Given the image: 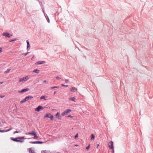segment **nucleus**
Returning a JSON list of instances; mask_svg holds the SVG:
<instances>
[{
  "label": "nucleus",
  "mask_w": 153,
  "mask_h": 153,
  "mask_svg": "<svg viewBox=\"0 0 153 153\" xmlns=\"http://www.w3.org/2000/svg\"><path fill=\"white\" fill-rule=\"evenodd\" d=\"M112 149V151H113V153H114V149Z\"/></svg>",
  "instance_id": "46"
},
{
  "label": "nucleus",
  "mask_w": 153,
  "mask_h": 153,
  "mask_svg": "<svg viewBox=\"0 0 153 153\" xmlns=\"http://www.w3.org/2000/svg\"><path fill=\"white\" fill-rule=\"evenodd\" d=\"M33 57L31 59V60H32V59H33Z\"/></svg>",
  "instance_id": "52"
},
{
  "label": "nucleus",
  "mask_w": 153,
  "mask_h": 153,
  "mask_svg": "<svg viewBox=\"0 0 153 153\" xmlns=\"http://www.w3.org/2000/svg\"><path fill=\"white\" fill-rule=\"evenodd\" d=\"M5 132V130H0V132Z\"/></svg>",
  "instance_id": "33"
},
{
  "label": "nucleus",
  "mask_w": 153,
  "mask_h": 153,
  "mask_svg": "<svg viewBox=\"0 0 153 153\" xmlns=\"http://www.w3.org/2000/svg\"><path fill=\"white\" fill-rule=\"evenodd\" d=\"M56 116L59 120H61L62 119V117L60 115L59 113L58 112L56 114Z\"/></svg>",
  "instance_id": "11"
},
{
  "label": "nucleus",
  "mask_w": 153,
  "mask_h": 153,
  "mask_svg": "<svg viewBox=\"0 0 153 153\" xmlns=\"http://www.w3.org/2000/svg\"><path fill=\"white\" fill-rule=\"evenodd\" d=\"M1 122H0V126L1 125Z\"/></svg>",
  "instance_id": "53"
},
{
  "label": "nucleus",
  "mask_w": 153,
  "mask_h": 153,
  "mask_svg": "<svg viewBox=\"0 0 153 153\" xmlns=\"http://www.w3.org/2000/svg\"><path fill=\"white\" fill-rule=\"evenodd\" d=\"M30 76H27L25 77H24V78H25V82L27 80L30 79Z\"/></svg>",
  "instance_id": "18"
},
{
  "label": "nucleus",
  "mask_w": 153,
  "mask_h": 153,
  "mask_svg": "<svg viewBox=\"0 0 153 153\" xmlns=\"http://www.w3.org/2000/svg\"><path fill=\"white\" fill-rule=\"evenodd\" d=\"M21 132V131H15L13 133L16 134V133H20Z\"/></svg>",
  "instance_id": "32"
},
{
  "label": "nucleus",
  "mask_w": 153,
  "mask_h": 153,
  "mask_svg": "<svg viewBox=\"0 0 153 153\" xmlns=\"http://www.w3.org/2000/svg\"><path fill=\"white\" fill-rule=\"evenodd\" d=\"M22 55H24V56H26L27 55V54L26 53H22Z\"/></svg>",
  "instance_id": "39"
},
{
  "label": "nucleus",
  "mask_w": 153,
  "mask_h": 153,
  "mask_svg": "<svg viewBox=\"0 0 153 153\" xmlns=\"http://www.w3.org/2000/svg\"><path fill=\"white\" fill-rule=\"evenodd\" d=\"M67 113L66 112V111L65 110L64 111H63L62 114V115L63 116H65V115L66 114H67Z\"/></svg>",
  "instance_id": "23"
},
{
  "label": "nucleus",
  "mask_w": 153,
  "mask_h": 153,
  "mask_svg": "<svg viewBox=\"0 0 153 153\" xmlns=\"http://www.w3.org/2000/svg\"><path fill=\"white\" fill-rule=\"evenodd\" d=\"M33 98V97L30 96H28L25 97L24 99L20 101L21 103H23L25 102L28 101L29 100H31Z\"/></svg>",
  "instance_id": "1"
},
{
  "label": "nucleus",
  "mask_w": 153,
  "mask_h": 153,
  "mask_svg": "<svg viewBox=\"0 0 153 153\" xmlns=\"http://www.w3.org/2000/svg\"><path fill=\"white\" fill-rule=\"evenodd\" d=\"M12 129V128H9V129H7V130H5V132H7V131H9L11 130Z\"/></svg>",
  "instance_id": "29"
},
{
  "label": "nucleus",
  "mask_w": 153,
  "mask_h": 153,
  "mask_svg": "<svg viewBox=\"0 0 153 153\" xmlns=\"http://www.w3.org/2000/svg\"><path fill=\"white\" fill-rule=\"evenodd\" d=\"M39 3H40V5H41L42 4V3L41 2H40V0H39Z\"/></svg>",
  "instance_id": "48"
},
{
  "label": "nucleus",
  "mask_w": 153,
  "mask_h": 153,
  "mask_svg": "<svg viewBox=\"0 0 153 153\" xmlns=\"http://www.w3.org/2000/svg\"><path fill=\"white\" fill-rule=\"evenodd\" d=\"M2 35L6 38H11L13 36V35L11 34L6 32L3 33L2 34Z\"/></svg>",
  "instance_id": "3"
},
{
  "label": "nucleus",
  "mask_w": 153,
  "mask_h": 153,
  "mask_svg": "<svg viewBox=\"0 0 153 153\" xmlns=\"http://www.w3.org/2000/svg\"><path fill=\"white\" fill-rule=\"evenodd\" d=\"M27 43V50L28 51L30 49V44L29 41L28 40H27L26 41Z\"/></svg>",
  "instance_id": "12"
},
{
  "label": "nucleus",
  "mask_w": 153,
  "mask_h": 153,
  "mask_svg": "<svg viewBox=\"0 0 153 153\" xmlns=\"http://www.w3.org/2000/svg\"><path fill=\"white\" fill-rule=\"evenodd\" d=\"M45 16L46 18V19L47 21V22L48 23H50V21L49 19L48 16V15L46 14H45Z\"/></svg>",
  "instance_id": "17"
},
{
  "label": "nucleus",
  "mask_w": 153,
  "mask_h": 153,
  "mask_svg": "<svg viewBox=\"0 0 153 153\" xmlns=\"http://www.w3.org/2000/svg\"><path fill=\"white\" fill-rule=\"evenodd\" d=\"M19 139H23L24 138V137H18Z\"/></svg>",
  "instance_id": "34"
},
{
  "label": "nucleus",
  "mask_w": 153,
  "mask_h": 153,
  "mask_svg": "<svg viewBox=\"0 0 153 153\" xmlns=\"http://www.w3.org/2000/svg\"><path fill=\"white\" fill-rule=\"evenodd\" d=\"M61 85L63 87H67L68 86V85H65L63 84H61Z\"/></svg>",
  "instance_id": "31"
},
{
  "label": "nucleus",
  "mask_w": 153,
  "mask_h": 153,
  "mask_svg": "<svg viewBox=\"0 0 153 153\" xmlns=\"http://www.w3.org/2000/svg\"><path fill=\"white\" fill-rule=\"evenodd\" d=\"M78 134H76V135L75 136V139H76V137H78Z\"/></svg>",
  "instance_id": "35"
},
{
  "label": "nucleus",
  "mask_w": 153,
  "mask_h": 153,
  "mask_svg": "<svg viewBox=\"0 0 153 153\" xmlns=\"http://www.w3.org/2000/svg\"><path fill=\"white\" fill-rule=\"evenodd\" d=\"M56 153H60L58 152H57Z\"/></svg>",
  "instance_id": "56"
},
{
  "label": "nucleus",
  "mask_w": 153,
  "mask_h": 153,
  "mask_svg": "<svg viewBox=\"0 0 153 153\" xmlns=\"http://www.w3.org/2000/svg\"><path fill=\"white\" fill-rule=\"evenodd\" d=\"M56 91H55L54 92V95L55 94H56Z\"/></svg>",
  "instance_id": "47"
},
{
  "label": "nucleus",
  "mask_w": 153,
  "mask_h": 153,
  "mask_svg": "<svg viewBox=\"0 0 153 153\" xmlns=\"http://www.w3.org/2000/svg\"><path fill=\"white\" fill-rule=\"evenodd\" d=\"M34 132V131H32L31 132H29L26 133L25 134L27 135H28L29 134H31L33 135Z\"/></svg>",
  "instance_id": "16"
},
{
  "label": "nucleus",
  "mask_w": 153,
  "mask_h": 153,
  "mask_svg": "<svg viewBox=\"0 0 153 153\" xmlns=\"http://www.w3.org/2000/svg\"><path fill=\"white\" fill-rule=\"evenodd\" d=\"M2 48H0V53L2 52Z\"/></svg>",
  "instance_id": "41"
},
{
  "label": "nucleus",
  "mask_w": 153,
  "mask_h": 153,
  "mask_svg": "<svg viewBox=\"0 0 153 153\" xmlns=\"http://www.w3.org/2000/svg\"><path fill=\"white\" fill-rule=\"evenodd\" d=\"M78 146L77 145H75V146Z\"/></svg>",
  "instance_id": "51"
},
{
  "label": "nucleus",
  "mask_w": 153,
  "mask_h": 153,
  "mask_svg": "<svg viewBox=\"0 0 153 153\" xmlns=\"http://www.w3.org/2000/svg\"><path fill=\"white\" fill-rule=\"evenodd\" d=\"M44 108L42 106L39 105L37 108H35V111H37L38 112L40 110L43 109Z\"/></svg>",
  "instance_id": "5"
},
{
  "label": "nucleus",
  "mask_w": 153,
  "mask_h": 153,
  "mask_svg": "<svg viewBox=\"0 0 153 153\" xmlns=\"http://www.w3.org/2000/svg\"><path fill=\"white\" fill-rule=\"evenodd\" d=\"M69 99L74 102H76V100L75 98L74 97H71Z\"/></svg>",
  "instance_id": "14"
},
{
  "label": "nucleus",
  "mask_w": 153,
  "mask_h": 153,
  "mask_svg": "<svg viewBox=\"0 0 153 153\" xmlns=\"http://www.w3.org/2000/svg\"><path fill=\"white\" fill-rule=\"evenodd\" d=\"M29 152L30 153H35L34 150H32V148H30L29 149Z\"/></svg>",
  "instance_id": "19"
},
{
  "label": "nucleus",
  "mask_w": 153,
  "mask_h": 153,
  "mask_svg": "<svg viewBox=\"0 0 153 153\" xmlns=\"http://www.w3.org/2000/svg\"><path fill=\"white\" fill-rule=\"evenodd\" d=\"M68 117H70L71 118H72L73 117V116H71V115H69L68 116Z\"/></svg>",
  "instance_id": "37"
},
{
  "label": "nucleus",
  "mask_w": 153,
  "mask_h": 153,
  "mask_svg": "<svg viewBox=\"0 0 153 153\" xmlns=\"http://www.w3.org/2000/svg\"><path fill=\"white\" fill-rule=\"evenodd\" d=\"M25 78H24V77H23L22 78H20L19 82H23L24 81H25Z\"/></svg>",
  "instance_id": "20"
},
{
  "label": "nucleus",
  "mask_w": 153,
  "mask_h": 153,
  "mask_svg": "<svg viewBox=\"0 0 153 153\" xmlns=\"http://www.w3.org/2000/svg\"><path fill=\"white\" fill-rule=\"evenodd\" d=\"M17 40V39L15 38L13 39H10L9 40V42H13Z\"/></svg>",
  "instance_id": "25"
},
{
  "label": "nucleus",
  "mask_w": 153,
  "mask_h": 153,
  "mask_svg": "<svg viewBox=\"0 0 153 153\" xmlns=\"http://www.w3.org/2000/svg\"><path fill=\"white\" fill-rule=\"evenodd\" d=\"M56 14H58V11L56 12V13H55V14L56 15Z\"/></svg>",
  "instance_id": "45"
},
{
  "label": "nucleus",
  "mask_w": 153,
  "mask_h": 153,
  "mask_svg": "<svg viewBox=\"0 0 153 153\" xmlns=\"http://www.w3.org/2000/svg\"><path fill=\"white\" fill-rule=\"evenodd\" d=\"M19 139V137H17L15 138H11V139L13 141L16 142H19L20 143H22L24 142L23 140H18Z\"/></svg>",
  "instance_id": "4"
},
{
  "label": "nucleus",
  "mask_w": 153,
  "mask_h": 153,
  "mask_svg": "<svg viewBox=\"0 0 153 153\" xmlns=\"http://www.w3.org/2000/svg\"><path fill=\"white\" fill-rule=\"evenodd\" d=\"M33 72L38 74L39 73V71L38 69H36L33 70Z\"/></svg>",
  "instance_id": "15"
},
{
  "label": "nucleus",
  "mask_w": 153,
  "mask_h": 153,
  "mask_svg": "<svg viewBox=\"0 0 153 153\" xmlns=\"http://www.w3.org/2000/svg\"><path fill=\"white\" fill-rule=\"evenodd\" d=\"M65 111L67 114L70 113V112H71L72 111L70 109H68L66 110Z\"/></svg>",
  "instance_id": "26"
},
{
  "label": "nucleus",
  "mask_w": 153,
  "mask_h": 153,
  "mask_svg": "<svg viewBox=\"0 0 153 153\" xmlns=\"http://www.w3.org/2000/svg\"><path fill=\"white\" fill-rule=\"evenodd\" d=\"M45 97H46L45 96H42L40 97V99L41 100L43 99L45 100H47V99L45 98Z\"/></svg>",
  "instance_id": "22"
},
{
  "label": "nucleus",
  "mask_w": 153,
  "mask_h": 153,
  "mask_svg": "<svg viewBox=\"0 0 153 153\" xmlns=\"http://www.w3.org/2000/svg\"><path fill=\"white\" fill-rule=\"evenodd\" d=\"M4 96H1V95H0V97L1 98H3Z\"/></svg>",
  "instance_id": "42"
},
{
  "label": "nucleus",
  "mask_w": 153,
  "mask_h": 153,
  "mask_svg": "<svg viewBox=\"0 0 153 153\" xmlns=\"http://www.w3.org/2000/svg\"><path fill=\"white\" fill-rule=\"evenodd\" d=\"M77 89L76 88L74 87H72V88H70V91L73 92H75L77 91Z\"/></svg>",
  "instance_id": "10"
},
{
  "label": "nucleus",
  "mask_w": 153,
  "mask_h": 153,
  "mask_svg": "<svg viewBox=\"0 0 153 153\" xmlns=\"http://www.w3.org/2000/svg\"><path fill=\"white\" fill-rule=\"evenodd\" d=\"M33 135L34 136V138L35 139H38V136H37V135L36 134V132H35L34 131Z\"/></svg>",
  "instance_id": "13"
},
{
  "label": "nucleus",
  "mask_w": 153,
  "mask_h": 153,
  "mask_svg": "<svg viewBox=\"0 0 153 153\" xmlns=\"http://www.w3.org/2000/svg\"><path fill=\"white\" fill-rule=\"evenodd\" d=\"M108 146L109 148L111 149H113V142L112 141H110L109 142L108 144Z\"/></svg>",
  "instance_id": "7"
},
{
  "label": "nucleus",
  "mask_w": 153,
  "mask_h": 153,
  "mask_svg": "<svg viewBox=\"0 0 153 153\" xmlns=\"http://www.w3.org/2000/svg\"><path fill=\"white\" fill-rule=\"evenodd\" d=\"M10 69H7V70L6 71L4 72V73H9L10 72Z\"/></svg>",
  "instance_id": "28"
},
{
  "label": "nucleus",
  "mask_w": 153,
  "mask_h": 153,
  "mask_svg": "<svg viewBox=\"0 0 153 153\" xmlns=\"http://www.w3.org/2000/svg\"><path fill=\"white\" fill-rule=\"evenodd\" d=\"M56 79H57L59 80L61 79V78H60L59 76H57L56 77Z\"/></svg>",
  "instance_id": "36"
},
{
  "label": "nucleus",
  "mask_w": 153,
  "mask_h": 153,
  "mask_svg": "<svg viewBox=\"0 0 153 153\" xmlns=\"http://www.w3.org/2000/svg\"><path fill=\"white\" fill-rule=\"evenodd\" d=\"M29 90V88H26L22 89L21 90L19 91V92L20 93H22L24 92H25L26 91H27Z\"/></svg>",
  "instance_id": "8"
},
{
  "label": "nucleus",
  "mask_w": 153,
  "mask_h": 153,
  "mask_svg": "<svg viewBox=\"0 0 153 153\" xmlns=\"http://www.w3.org/2000/svg\"><path fill=\"white\" fill-rule=\"evenodd\" d=\"M90 144H89L88 146H87L86 147V149L87 150L89 149L90 147Z\"/></svg>",
  "instance_id": "30"
},
{
  "label": "nucleus",
  "mask_w": 153,
  "mask_h": 153,
  "mask_svg": "<svg viewBox=\"0 0 153 153\" xmlns=\"http://www.w3.org/2000/svg\"><path fill=\"white\" fill-rule=\"evenodd\" d=\"M41 153H51L50 151H43L41 152Z\"/></svg>",
  "instance_id": "21"
},
{
  "label": "nucleus",
  "mask_w": 153,
  "mask_h": 153,
  "mask_svg": "<svg viewBox=\"0 0 153 153\" xmlns=\"http://www.w3.org/2000/svg\"><path fill=\"white\" fill-rule=\"evenodd\" d=\"M59 86H53L51 87V89H53L55 88H59Z\"/></svg>",
  "instance_id": "27"
},
{
  "label": "nucleus",
  "mask_w": 153,
  "mask_h": 153,
  "mask_svg": "<svg viewBox=\"0 0 153 153\" xmlns=\"http://www.w3.org/2000/svg\"><path fill=\"white\" fill-rule=\"evenodd\" d=\"M140 114V112H139V114Z\"/></svg>",
  "instance_id": "54"
},
{
  "label": "nucleus",
  "mask_w": 153,
  "mask_h": 153,
  "mask_svg": "<svg viewBox=\"0 0 153 153\" xmlns=\"http://www.w3.org/2000/svg\"><path fill=\"white\" fill-rule=\"evenodd\" d=\"M69 81V80L67 79H66L65 80V82L66 83H67L68 82V81Z\"/></svg>",
  "instance_id": "38"
},
{
  "label": "nucleus",
  "mask_w": 153,
  "mask_h": 153,
  "mask_svg": "<svg viewBox=\"0 0 153 153\" xmlns=\"http://www.w3.org/2000/svg\"><path fill=\"white\" fill-rule=\"evenodd\" d=\"M43 82H46L47 81L46 80H45L44 81H43Z\"/></svg>",
  "instance_id": "43"
},
{
  "label": "nucleus",
  "mask_w": 153,
  "mask_h": 153,
  "mask_svg": "<svg viewBox=\"0 0 153 153\" xmlns=\"http://www.w3.org/2000/svg\"><path fill=\"white\" fill-rule=\"evenodd\" d=\"M42 11H43V13H44V15H45V14H46L45 13V12L44 10V9H42Z\"/></svg>",
  "instance_id": "40"
},
{
  "label": "nucleus",
  "mask_w": 153,
  "mask_h": 153,
  "mask_svg": "<svg viewBox=\"0 0 153 153\" xmlns=\"http://www.w3.org/2000/svg\"><path fill=\"white\" fill-rule=\"evenodd\" d=\"M99 146V144H97V148L98 149V146Z\"/></svg>",
  "instance_id": "44"
},
{
  "label": "nucleus",
  "mask_w": 153,
  "mask_h": 153,
  "mask_svg": "<svg viewBox=\"0 0 153 153\" xmlns=\"http://www.w3.org/2000/svg\"><path fill=\"white\" fill-rule=\"evenodd\" d=\"M30 53V52H27V53H27V55L28 53Z\"/></svg>",
  "instance_id": "49"
},
{
  "label": "nucleus",
  "mask_w": 153,
  "mask_h": 153,
  "mask_svg": "<svg viewBox=\"0 0 153 153\" xmlns=\"http://www.w3.org/2000/svg\"><path fill=\"white\" fill-rule=\"evenodd\" d=\"M3 83V82H0V84H2Z\"/></svg>",
  "instance_id": "50"
},
{
  "label": "nucleus",
  "mask_w": 153,
  "mask_h": 153,
  "mask_svg": "<svg viewBox=\"0 0 153 153\" xmlns=\"http://www.w3.org/2000/svg\"><path fill=\"white\" fill-rule=\"evenodd\" d=\"M95 136L93 134L91 135V140H93L94 139Z\"/></svg>",
  "instance_id": "24"
},
{
  "label": "nucleus",
  "mask_w": 153,
  "mask_h": 153,
  "mask_svg": "<svg viewBox=\"0 0 153 153\" xmlns=\"http://www.w3.org/2000/svg\"><path fill=\"white\" fill-rule=\"evenodd\" d=\"M31 138H29L28 139H31Z\"/></svg>",
  "instance_id": "55"
},
{
  "label": "nucleus",
  "mask_w": 153,
  "mask_h": 153,
  "mask_svg": "<svg viewBox=\"0 0 153 153\" xmlns=\"http://www.w3.org/2000/svg\"><path fill=\"white\" fill-rule=\"evenodd\" d=\"M44 142L39 141H30V143L31 144H41L44 143Z\"/></svg>",
  "instance_id": "6"
},
{
  "label": "nucleus",
  "mask_w": 153,
  "mask_h": 153,
  "mask_svg": "<svg viewBox=\"0 0 153 153\" xmlns=\"http://www.w3.org/2000/svg\"><path fill=\"white\" fill-rule=\"evenodd\" d=\"M53 117H54L53 116V115L51 114L50 113H47V114H45V116H44V117L45 118L46 117L50 118L51 119V120H54L53 119Z\"/></svg>",
  "instance_id": "2"
},
{
  "label": "nucleus",
  "mask_w": 153,
  "mask_h": 153,
  "mask_svg": "<svg viewBox=\"0 0 153 153\" xmlns=\"http://www.w3.org/2000/svg\"><path fill=\"white\" fill-rule=\"evenodd\" d=\"M45 61H40L37 62L35 63V65H41L45 63Z\"/></svg>",
  "instance_id": "9"
}]
</instances>
